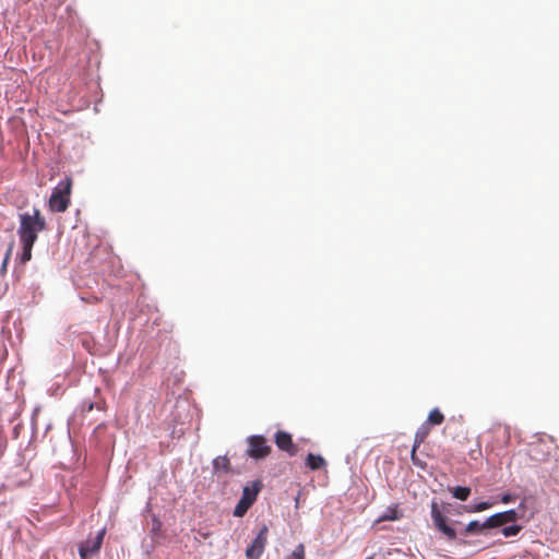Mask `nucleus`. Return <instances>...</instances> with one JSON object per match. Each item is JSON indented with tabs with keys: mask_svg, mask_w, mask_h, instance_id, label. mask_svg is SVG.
Masks as SVG:
<instances>
[{
	"mask_svg": "<svg viewBox=\"0 0 559 559\" xmlns=\"http://www.w3.org/2000/svg\"><path fill=\"white\" fill-rule=\"evenodd\" d=\"M522 531V526L518 524H512L510 526H504L502 528V534L504 537H511L518 535Z\"/></svg>",
	"mask_w": 559,
	"mask_h": 559,
	"instance_id": "18",
	"label": "nucleus"
},
{
	"mask_svg": "<svg viewBox=\"0 0 559 559\" xmlns=\"http://www.w3.org/2000/svg\"><path fill=\"white\" fill-rule=\"evenodd\" d=\"M514 500V497L510 493L502 495L501 502L502 503H509Z\"/></svg>",
	"mask_w": 559,
	"mask_h": 559,
	"instance_id": "23",
	"label": "nucleus"
},
{
	"mask_svg": "<svg viewBox=\"0 0 559 559\" xmlns=\"http://www.w3.org/2000/svg\"><path fill=\"white\" fill-rule=\"evenodd\" d=\"M430 433V426L428 424L424 423L416 431L415 438H414V447L415 449H418L421 443L425 442L427 437Z\"/></svg>",
	"mask_w": 559,
	"mask_h": 559,
	"instance_id": "13",
	"label": "nucleus"
},
{
	"mask_svg": "<svg viewBox=\"0 0 559 559\" xmlns=\"http://www.w3.org/2000/svg\"><path fill=\"white\" fill-rule=\"evenodd\" d=\"M72 180L66 178L61 180L52 190L48 201V207L51 212L62 213L66 212L70 205Z\"/></svg>",
	"mask_w": 559,
	"mask_h": 559,
	"instance_id": "2",
	"label": "nucleus"
},
{
	"mask_svg": "<svg viewBox=\"0 0 559 559\" xmlns=\"http://www.w3.org/2000/svg\"><path fill=\"white\" fill-rule=\"evenodd\" d=\"M444 420L443 414L440 412L439 408H433L429 415L427 420L425 421L428 424V426H438L441 425Z\"/></svg>",
	"mask_w": 559,
	"mask_h": 559,
	"instance_id": "14",
	"label": "nucleus"
},
{
	"mask_svg": "<svg viewBox=\"0 0 559 559\" xmlns=\"http://www.w3.org/2000/svg\"><path fill=\"white\" fill-rule=\"evenodd\" d=\"M19 222L17 235L20 240L36 241L38 234L47 229L46 219L37 207H33L32 212L20 213Z\"/></svg>",
	"mask_w": 559,
	"mask_h": 559,
	"instance_id": "1",
	"label": "nucleus"
},
{
	"mask_svg": "<svg viewBox=\"0 0 559 559\" xmlns=\"http://www.w3.org/2000/svg\"><path fill=\"white\" fill-rule=\"evenodd\" d=\"M275 444L280 450L287 452L292 456L297 453V447L294 444L290 433L286 431L278 430L275 433Z\"/></svg>",
	"mask_w": 559,
	"mask_h": 559,
	"instance_id": "8",
	"label": "nucleus"
},
{
	"mask_svg": "<svg viewBox=\"0 0 559 559\" xmlns=\"http://www.w3.org/2000/svg\"><path fill=\"white\" fill-rule=\"evenodd\" d=\"M491 507V503L487 501H481L473 507H469L468 512H481Z\"/></svg>",
	"mask_w": 559,
	"mask_h": 559,
	"instance_id": "20",
	"label": "nucleus"
},
{
	"mask_svg": "<svg viewBox=\"0 0 559 559\" xmlns=\"http://www.w3.org/2000/svg\"><path fill=\"white\" fill-rule=\"evenodd\" d=\"M106 530H100L94 538H88L83 542L79 547V554L82 559H88L91 556L97 554L102 547Z\"/></svg>",
	"mask_w": 559,
	"mask_h": 559,
	"instance_id": "7",
	"label": "nucleus"
},
{
	"mask_svg": "<svg viewBox=\"0 0 559 559\" xmlns=\"http://www.w3.org/2000/svg\"><path fill=\"white\" fill-rule=\"evenodd\" d=\"M250 507L251 504H249L247 501L240 498V500L238 501L234 509V515L237 518L243 516Z\"/></svg>",
	"mask_w": 559,
	"mask_h": 559,
	"instance_id": "16",
	"label": "nucleus"
},
{
	"mask_svg": "<svg viewBox=\"0 0 559 559\" xmlns=\"http://www.w3.org/2000/svg\"><path fill=\"white\" fill-rule=\"evenodd\" d=\"M249 448L248 455L252 459L260 460L266 457L271 453V447L263 436H251L248 438Z\"/></svg>",
	"mask_w": 559,
	"mask_h": 559,
	"instance_id": "4",
	"label": "nucleus"
},
{
	"mask_svg": "<svg viewBox=\"0 0 559 559\" xmlns=\"http://www.w3.org/2000/svg\"><path fill=\"white\" fill-rule=\"evenodd\" d=\"M306 464L310 469L317 471L323 468L326 462L321 455L309 453L306 457Z\"/></svg>",
	"mask_w": 559,
	"mask_h": 559,
	"instance_id": "12",
	"label": "nucleus"
},
{
	"mask_svg": "<svg viewBox=\"0 0 559 559\" xmlns=\"http://www.w3.org/2000/svg\"><path fill=\"white\" fill-rule=\"evenodd\" d=\"M12 250H13V242L10 243L7 252H5V255H4V259H3V262H2V271L5 272V269H7V265L10 261V258H11V254H12Z\"/></svg>",
	"mask_w": 559,
	"mask_h": 559,
	"instance_id": "22",
	"label": "nucleus"
},
{
	"mask_svg": "<svg viewBox=\"0 0 559 559\" xmlns=\"http://www.w3.org/2000/svg\"><path fill=\"white\" fill-rule=\"evenodd\" d=\"M214 474H228L231 472V464L226 455L217 456L212 462Z\"/></svg>",
	"mask_w": 559,
	"mask_h": 559,
	"instance_id": "9",
	"label": "nucleus"
},
{
	"mask_svg": "<svg viewBox=\"0 0 559 559\" xmlns=\"http://www.w3.org/2000/svg\"><path fill=\"white\" fill-rule=\"evenodd\" d=\"M431 518L435 526L442 532L449 540L456 538V532L453 527L447 524L445 515L440 511L439 506L436 501L431 503Z\"/></svg>",
	"mask_w": 559,
	"mask_h": 559,
	"instance_id": "5",
	"label": "nucleus"
},
{
	"mask_svg": "<svg viewBox=\"0 0 559 559\" xmlns=\"http://www.w3.org/2000/svg\"><path fill=\"white\" fill-rule=\"evenodd\" d=\"M260 490H261V483L259 480L254 481V483H252L251 486H245L243 487L241 498L245 501H247L249 504L252 506L253 502L255 501L257 496H258Z\"/></svg>",
	"mask_w": 559,
	"mask_h": 559,
	"instance_id": "10",
	"label": "nucleus"
},
{
	"mask_svg": "<svg viewBox=\"0 0 559 559\" xmlns=\"http://www.w3.org/2000/svg\"><path fill=\"white\" fill-rule=\"evenodd\" d=\"M487 528L488 527H483V523H479L478 521H472L466 525L465 532L466 534H478Z\"/></svg>",
	"mask_w": 559,
	"mask_h": 559,
	"instance_id": "17",
	"label": "nucleus"
},
{
	"mask_svg": "<svg viewBox=\"0 0 559 559\" xmlns=\"http://www.w3.org/2000/svg\"><path fill=\"white\" fill-rule=\"evenodd\" d=\"M452 495L454 498H456L461 501H466L471 495V488L469 487H461V486L454 487L452 489Z\"/></svg>",
	"mask_w": 559,
	"mask_h": 559,
	"instance_id": "15",
	"label": "nucleus"
},
{
	"mask_svg": "<svg viewBox=\"0 0 559 559\" xmlns=\"http://www.w3.org/2000/svg\"><path fill=\"white\" fill-rule=\"evenodd\" d=\"M416 451H417V449H415V447L413 445L412 453H411L412 462L414 465H416L420 468H424L426 464L417 457Z\"/></svg>",
	"mask_w": 559,
	"mask_h": 559,
	"instance_id": "21",
	"label": "nucleus"
},
{
	"mask_svg": "<svg viewBox=\"0 0 559 559\" xmlns=\"http://www.w3.org/2000/svg\"><path fill=\"white\" fill-rule=\"evenodd\" d=\"M269 528L263 524L251 544L246 549L247 559H260L267 544Z\"/></svg>",
	"mask_w": 559,
	"mask_h": 559,
	"instance_id": "3",
	"label": "nucleus"
},
{
	"mask_svg": "<svg viewBox=\"0 0 559 559\" xmlns=\"http://www.w3.org/2000/svg\"><path fill=\"white\" fill-rule=\"evenodd\" d=\"M35 242L32 240H20L22 252L16 259L21 264H25L32 259V249Z\"/></svg>",
	"mask_w": 559,
	"mask_h": 559,
	"instance_id": "11",
	"label": "nucleus"
},
{
	"mask_svg": "<svg viewBox=\"0 0 559 559\" xmlns=\"http://www.w3.org/2000/svg\"><path fill=\"white\" fill-rule=\"evenodd\" d=\"M284 559H306L305 555V546L302 544H299L294 551L286 556Z\"/></svg>",
	"mask_w": 559,
	"mask_h": 559,
	"instance_id": "19",
	"label": "nucleus"
},
{
	"mask_svg": "<svg viewBox=\"0 0 559 559\" xmlns=\"http://www.w3.org/2000/svg\"><path fill=\"white\" fill-rule=\"evenodd\" d=\"M520 519V515L516 510H508L504 512L496 513L491 516H489L484 523L483 527H500L504 526L508 523H514Z\"/></svg>",
	"mask_w": 559,
	"mask_h": 559,
	"instance_id": "6",
	"label": "nucleus"
},
{
	"mask_svg": "<svg viewBox=\"0 0 559 559\" xmlns=\"http://www.w3.org/2000/svg\"><path fill=\"white\" fill-rule=\"evenodd\" d=\"M93 408H94L93 403H88V405L84 404V407H83V409L86 412H91V411H93Z\"/></svg>",
	"mask_w": 559,
	"mask_h": 559,
	"instance_id": "24",
	"label": "nucleus"
},
{
	"mask_svg": "<svg viewBox=\"0 0 559 559\" xmlns=\"http://www.w3.org/2000/svg\"><path fill=\"white\" fill-rule=\"evenodd\" d=\"M382 519H383V520H395L396 518H395V516H388V515H385V516H383Z\"/></svg>",
	"mask_w": 559,
	"mask_h": 559,
	"instance_id": "25",
	"label": "nucleus"
}]
</instances>
